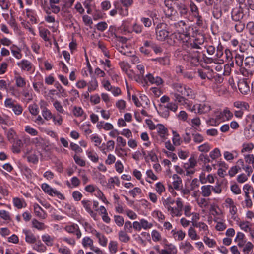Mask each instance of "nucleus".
Segmentation results:
<instances>
[{"label": "nucleus", "mask_w": 254, "mask_h": 254, "mask_svg": "<svg viewBox=\"0 0 254 254\" xmlns=\"http://www.w3.org/2000/svg\"><path fill=\"white\" fill-rule=\"evenodd\" d=\"M218 114L221 122L229 120L233 117V114L227 108Z\"/></svg>", "instance_id": "nucleus-34"}, {"label": "nucleus", "mask_w": 254, "mask_h": 254, "mask_svg": "<svg viewBox=\"0 0 254 254\" xmlns=\"http://www.w3.org/2000/svg\"><path fill=\"white\" fill-rule=\"evenodd\" d=\"M246 32L249 35L254 34V22L250 21L247 23L245 27V24L244 22L239 20V33L242 32L244 34Z\"/></svg>", "instance_id": "nucleus-14"}, {"label": "nucleus", "mask_w": 254, "mask_h": 254, "mask_svg": "<svg viewBox=\"0 0 254 254\" xmlns=\"http://www.w3.org/2000/svg\"><path fill=\"white\" fill-rule=\"evenodd\" d=\"M206 99V97L203 95L201 99H199L201 103L198 104L197 109V114H204L208 113L211 110L210 105L207 102H204Z\"/></svg>", "instance_id": "nucleus-15"}, {"label": "nucleus", "mask_w": 254, "mask_h": 254, "mask_svg": "<svg viewBox=\"0 0 254 254\" xmlns=\"http://www.w3.org/2000/svg\"><path fill=\"white\" fill-rule=\"evenodd\" d=\"M39 36L44 41L47 42L50 41L49 36L50 35V31L43 26H38Z\"/></svg>", "instance_id": "nucleus-31"}, {"label": "nucleus", "mask_w": 254, "mask_h": 254, "mask_svg": "<svg viewBox=\"0 0 254 254\" xmlns=\"http://www.w3.org/2000/svg\"><path fill=\"white\" fill-rule=\"evenodd\" d=\"M33 244V248L36 251L44 252L46 250V247L40 240H36V242Z\"/></svg>", "instance_id": "nucleus-49"}, {"label": "nucleus", "mask_w": 254, "mask_h": 254, "mask_svg": "<svg viewBox=\"0 0 254 254\" xmlns=\"http://www.w3.org/2000/svg\"><path fill=\"white\" fill-rule=\"evenodd\" d=\"M86 155L93 162L96 163L99 160V157L97 154L93 151L86 150Z\"/></svg>", "instance_id": "nucleus-60"}, {"label": "nucleus", "mask_w": 254, "mask_h": 254, "mask_svg": "<svg viewBox=\"0 0 254 254\" xmlns=\"http://www.w3.org/2000/svg\"><path fill=\"white\" fill-rule=\"evenodd\" d=\"M95 233V236L98 238L99 243L103 247H106L107 245L108 239L107 238L101 233L93 231Z\"/></svg>", "instance_id": "nucleus-43"}, {"label": "nucleus", "mask_w": 254, "mask_h": 254, "mask_svg": "<svg viewBox=\"0 0 254 254\" xmlns=\"http://www.w3.org/2000/svg\"><path fill=\"white\" fill-rule=\"evenodd\" d=\"M162 204L171 217H179L182 215L183 201L180 197L176 199L169 196L162 198Z\"/></svg>", "instance_id": "nucleus-3"}, {"label": "nucleus", "mask_w": 254, "mask_h": 254, "mask_svg": "<svg viewBox=\"0 0 254 254\" xmlns=\"http://www.w3.org/2000/svg\"><path fill=\"white\" fill-rule=\"evenodd\" d=\"M164 12L166 17L170 18L172 21L175 20L176 16L174 15V14H175L176 11L172 7L166 6V7L164 9Z\"/></svg>", "instance_id": "nucleus-46"}, {"label": "nucleus", "mask_w": 254, "mask_h": 254, "mask_svg": "<svg viewBox=\"0 0 254 254\" xmlns=\"http://www.w3.org/2000/svg\"><path fill=\"white\" fill-rule=\"evenodd\" d=\"M58 252L61 254H72L69 248L65 246L56 245Z\"/></svg>", "instance_id": "nucleus-55"}, {"label": "nucleus", "mask_w": 254, "mask_h": 254, "mask_svg": "<svg viewBox=\"0 0 254 254\" xmlns=\"http://www.w3.org/2000/svg\"><path fill=\"white\" fill-rule=\"evenodd\" d=\"M143 80L146 84L148 81L151 84H155L157 86L161 85L163 83V80L160 76H154L151 73L147 74L143 79Z\"/></svg>", "instance_id": "nucleus-18"}, {"label": "nucleus", "mask_w": 254, "mask_h": 254, "mask_svg": "<svg viewBox=\"0 0 254 254\" xmlns=\"http://www.w3.org/2000/svg\"><path fill=\"white\" fill-rule=\"evenodd\" d=\"M185 90V91L184 96H186L190 99H193L195 98V93L191 88L186 86Z\"/></svg>", "instance_id": "nucleus-61"}, {"label": "nucleus", "mask_w": 254, "mask_h": 254, "mask_svg": "<svg viewBox=\"0 0 254 254\" xmlns=\"http://www.w3.org/2000/svg\"><path fill=\"white\" fill-rule=\"evenodd\" d=\"M238 156L237 152L233 151L232 152L225 151L224 152V157L225 159L228 161L233 160L234 158L237 157Z\"/></svg>", "instance_id": "nucleus-59"}, {"label": "nucleus", "mask_w": 254, "mask_h": 254, "mask_svg": "<svg viewBox=\"0 0 254 254\" xmlns=\"http://www.w3.org/2000/svg\"><path fill=\"white\" fill-rule=\"evenodd\" d=\"M176 8L181 16L184 18H187L189 15L188 9V5L185 3V0L179 1L176 3Z\"/></svg>", "instance_id": "nucleus-16"}, {"label": "nucleus", "mask_w": 254, "mask_h": 254, "mask_svg": "<svg viewBox=\"0 0 254 254\" xmlns=\"http://www.w3.org/2000/svg\"><path fill=\"white\" fill-rule=\"evenodd\" d=\"M201 194L202 196L207 197L211 195L212 190L211 185H203L201 187Z\"/></svg>", "instance_id": "nucleus-39"}, {"label": "nucleus", "mask_w": 254, "mask_h": 254, "mask_svg": "<svg viewBox=\"0 0 254 254\" xmlns=\"http://www.w3.org/2000/svg\"><path fill=\"white\" fill-rule=\"evenodd\" d=\"M222 0H206L205 1L207 5L213 6L212 14L213 17L216 19H219L222 14Z\"/></svg>", "instance_id": "nucleus-8"}, {"label": "nucleus", "mask_w": 254, "mask_h": 254, "mask_svg": "<svg viewBox=\"0 0 254 254\" xmlns=\"http://www.w3.org/2000/svg\"><path fill=\"white\" fill-rule=\"evenodd\" d=\"M193 226L194 227L199 228V232L202 236H205L208 235L209 233L208 226L207 225L203 222H198L193 223Z\"/></svg>", "instance_id": "nucleus-21"}, {"label": "nucleus", "mask_w": 254, "mask_h": 254, "mask_svg": "<svg viewBox=\"0 0 254 254\" xmlns=\"http://www.w3.org/2000/svg\"><path fill=\"white\" fill-rule=\"evenodd\" d=\"M14 80L15 82V85L17 87L23 88L26 86V79L22 77L18 73L15 74Z\"/></svg>", "instance_id": "nucleus-26"}, {"label": "nucleus", "mask_w": 254, "mask_h": 254, "mask_svg": "<svg viewBox=\"0 0 254 254\" xmlns=\"http://www.w3.org/2000/svg\"><path fill=\"white\" fill-rule=\"evenodd\" d=\"M169 25L175 31L170 35L167 40V43L169 45H173L177 41L181 43L191 38V35L194 31L193 28L192 26H187L185 21L180 20L177 22H169Z\"/></svg>", "instance_id": "nucleus-2"}, {"label": "nucleus", "mask_w": 254, "mask_h": 254, "mask_svg": "<svg viewBox=\"0 0 254 254\" xmlns=\"http://www.w3.org/2000/svg\"><path fill=\"white\" fill-rule=\"evenodd\" d=\"M180 249L183 250L185 253L192 251L194 248L192 245L188 241L181 243L179 245Z\"/></svg>", "instance_id": "nucleus-36"}, {"label": "nucleus", "mask_w": 254, "mask_h": 254, "mask_svg": "<svg viewBox=\"0 0 254 254\" xmlns=\"http://www.w3.org/2000/svg\"><path fill=\"white\" fill-rule=\"evenodd\" d=\"M41 188L43 190L52 196H57V197L60 199H64V195L56 189L51 187L47 183H43L41 185Z\"/></svg>", "instance_id": "nucleus-13"}, {"label": "nucleus", "mask_w": 254, "mask_h": 254, "mask_svg": "<svg viewBox=\"0 0 254 254\" xmlns=\"http://www.w3.org/2000/svg\"><path fill=\"white\" fill-rule=\"evenodd\" d=\"M192 139L194 143L199 144L202 142L204 140V137L201 134L195 132L192 134Z\"/></svg>", "instance_id": "nucleus-63"}, {"label": "nucleus", "mask_w": 254, "mask_h": 254, "mask_svg": "<svg viewBox=\"0 0 254 254\" xmlns=\"http://www.w3.org/2000/svg\"><path fill=\"white\" fill-rule=\"evenodd\" d=\"M239 164L241 165V167H239V172H240L242 169L246 173V174H239V183H242L248 180V177L250 176V174L252 173L253 169L251 166L245 165L244 161L241 159H239Z\"/></svg>", "instance_id": "nucleus-11"}, {"label": "nucleus", "mask_w": 254, "mask_h": 254, "mask_svg": "<svg viewBox=\"0 0 254 254\" xmlns=\"http://www.w3.org/2000/svg\"><path fill=\"white\" fill-rule=\"evenodd\" d=\"M113 5L118 10V14L121 16L126 17L128 15V8L124 7L123 5L116 1L114 2Z\"/></svg>", "instance_id": "nucleus-25"}, {"label": "nucleus", "mask_w": 254, "mask_h": 254, "mask_svg": "<svg viewBox=\"0 0 254 254\" xmlns=\"http://www.w3.org/2000/svg\"><path fill=\"white\" fill-rule=\"evenodd\" d=\"M223 205L229 210V212L232 215H234L237 212V208L233 200L230 198H227L225 200Z\"/></svg>", "instance_id": "nucleus-20"}, {"label": "nucleus", "mask_w": 254, "mask_h": 254, "mask_svg": "<svg viewBox=\"0 0 254 254\" xmlns=\"http://www.w3.org/2000/svg\"><path fill=\"white\" fill-rule=\"evenodd\" d=\"M60 0H49V9L54 14L58 13L60 11V7L59 4Z\"/></svg>", "instance_id": "nucleus-30"}, {"label": "nucleus", "mask_w": 254, "mask_h": 254, "mask_svg": "<svg viewBox=\"0 0 254 254\" xmlns=\"http://www.w3.org/2000/svg\"><path fill=\"white\" fill-rule=\"evenodd\" d=\"M239 53V60L241 61V67L239 68V75H240V71L242 68H247L249 72V68L254 64V58L248 55L247 51L240 52Z\"/></svg>", "instance_id": "nucleus-6"}, {"label": "nucleus", "mask_w": 254, "mask_h": 254, "mask_svg": "<svg viewBox=\"0 0 254 254\" xmlns=\"http://www.w3.org/2000/svg\"><path fill=\"white\" fill-rule=\"evenodd\" d=\"M204 42V37L201 34L192 36L191 38L181 43L182 51L181 55L183 60L192 66H196L200 64L201 46Z\"/></svg>", "instance_id": "nucleus-1"}, {"label": "nucleus", "mask_w": 254, "mask_h": 254, "mask_svg": "<svg viewBox=\"0 0 254 254\" xmlns=\"http://www.w3.org/2000/svg\"><path fill=\"white\" fill-rule=\"evenodd\" d=\"M10 50L12 56L16 59L20 60L23 57L21 48L15 44L10 46Z\"/></svg>", "instance_id": "nucleus-23"}, {"label": "nucleus", "mask_w": 254, "mask_h": 254, "mask_svg": "<svg viewBox=\"0 0 254 254\" xmlns=\"http://www.w3.org/2000/svg\"><path fill=\"white\" fill-rule=\"evenodd\" d=\"M43 242L48 246H52L55 240L54 236H51L49 235L46 234L43 235L41 237Z\"/></svg>", "instance_id": "nucleus-41"}, {"label": "nucleus", "mask_w": 254, "mask_h": 254, "mask_svg": "<svg viewBox=\"0 0 254 254\" xmlns=\"http://www.w3.org/2000/svg\"><path fill=\"white\" fill-rule=\"evenodd\" d=\"M156 128L160 137L164 138L168 132L167 128L161 124H157Z\"/></svg>", "instance_id": "nucleus-40"}, {"label": "nucleus", "mask_w": 254, "mask_h": 254, "mask_svg": "<svg viewBox=\"0 0 254 254\" xmlns=\"http://www.w3.org/2000/svg\"><path fill=\"white\" fill-rule=\"evenodd\" d=\"M0 124L11 126L13 124V123L8 116L5 114H0Z\"/></svg>", "instance_id": "nucleus-45"}, {"label": "nucleus", "mask_w": 254, "mask_h": 254, "mask_svg": "<svg viewBox=\"0 0 254 254\" xmlns=\"http://www.w3.org/2000/svg\"><path fill=\"white\" fill-rule=\"evenodd\" d=\"M239 36L240 37V42L239 43L240 52L248 51L249 45L254 47V36L250 38V35L248 33L245 32L244 34H241Z\"/></svg>", "instance_id": "nucleus-5"}, {"label": "nucleus", "mask_w": 254, "mask_h": 254, "mask_svg": "<svg viewBox=\"0 0 254 254\" xmlns=\"http://www.w3.org/2000/svg\"><path fill=\"white\" fill-rule=\"evenodd\" d=\"M23 146V143L22 141L20 139H17L15 141H13V143L12 146V151L14 153H19L21 149Z\"/></svg>", "instance_id": "nucleus-33"}, {"label": "nucleus", "mask_w": 254, "mask_h": 254, "mask_svg": "<svg viewBox=\"0 0 254 254\" xmlns=\"http://www.w3.org/2000/svg\"><path fill=\"white\" fill-rule=\"evenodd\" d=\"M156 39L160 41L168 40L170 32L167 29V25L164 23H158L155 27Z\"/></svg>", "instance_id": "nucleus-7"}, {"label": "nucleus", "mask_w": 254, "mask_h": 254, "mask_svg": "<svg viewBox=\"0 0 254 254\" xmlns=\"http://www.w3.org/2000/svg\"><path fill=\"white\" fill-rule=\"evenodd\" d=\"M123 230H121L119 232V240L124 243H127L130 239L129 236Z\"/></svg>", "instance_id": "nucleus-51"}, {"label": "nucleus", "mask_w": 254, "mask_h": 254, "mask_svg": "<svg viewBox=\"0 0 254 254\" xmlns=\"http://www.w3.org/2000/svg\"><path fill=\"white\" fill-rule=\"evenodd\" d=\"M13 205L18 209H21L26 206L27 204L23 198L14 197L12 200Z\"/></svg>", "instance_id": "nucleus-35"}, {"label": "nucleus", "mask_w": 254, "mask_h": 254, "mask_svg": "<svg viewBox=\"0 0 254 254\" xmlns=\"http://www.w3.org/2000/svg\"><path fill=\"white\" fill-rule=\"evenodd\" d=\"M171 234L173 237V238L177 241H182L183 240L185 236L186 233L185 232L181 230H172L171 231Z\"/></svg>", "instance_id": "nucleus-37"}, {"label": "nucleus", "mask_w": 254, "mask_h": 254, "mask_svg": "<svg viewBox=\"0 0 254 254\" xmlns=\"http://www.w3.org/2000/svg\"><path fill=\"white\" fill-rule=\"evenodd\" d=\"M162 246L163 248L161 249L159 246L155 247L159 254H177V247L172 243H169L165 240V243L162 244Z\"/></svg>", "instance_id": "nucleus-9"}, {"label": "nucleus", "mask_w": 254, "mask_h": 254, "mask_svg": "<svg viewBox=\"0 0 254 254\" xmlns=\"http://www.w3.org/2000/svg\"><path fill=\"white\" fill-rule=\"evenodd\" d=\"M32 85L35 91L37 93H40L41 92L43 94L46 93V88L44 86L42 79L38 82H33Z\"/></svg>", "instance_id": "nucleus-24"}, {"label": "nucleus", "mask_w": 254, "mask_h": 254, "mask_svg": "<svg viewBox=\"0 0 254 254\" xmlns=\"http://www.w3.org/2000/svg\"><path fill=\"white\" fill-rule=\"evenodd\" d=\"M23 233L25 236V241L30 244H34L36 241L35 236L30 230L27 229L23 230Z\"/></svg>", "instance_id": "nucleus-29"}, {"label": "nucleus", "mask_w": 254, "mask_h": 254, "mask_svg": "<svg viewBox=\"0 0 254 254\" xmlns=\"http://www.w3.org/2000/svg\"><path fill=\"white\" fill-rule=\"evenodd\" d=\"M186 85L183 86L179 83H175L174 84V92L172 93H178L184 95L185 91Z\"/></svg>", "instance_id": "nucleus-53"}, {"label": "nucleus", "mask_w": 254, "mask_h": 254, "mask_svg": "<svg viewBox=\"0 0 254 254\" xmlns=\"http://www.w3.org/2000/svg\"><path fill=\"white\" fill-rule=\"evenodd\" d=\"M32 225L33 227L40 231L44 230L46 228V226L43 223L39 222L35 219L32 221Z\"/></svg>", "instance_id": "nucleus-54"}, {"label": "nucleus", "mask_w": 254, "mask_h": 254, "mask_svg": "<svg viewBox=\"0 0 254 254\" xmlns=\"http://www.w3.org/2000/svg\"><path fill=\"white\" fill-rule=\"evenodd\" d=\"M203 241L209 248H214L216 245V241L208 237L207 235L203 237Z\"/></svg>", "instance_id": "nucleus-58"}, {"label": "nucleus", "mask_w": 254, "mask_h": 254, "mask_svg": "<svg viewBox=\"0 0 254 254\" xmlns=\"http://www.w3.org/2000/svg\"><path fill=\"white\" fill-rule=\"evenodd\" d=\"M240 75L243 76V77L239 75V91L242 94H248L250 92L249 72L247 68H242L240 71Z\"/></svg>", "instance_id": "nucleus-4"}, {"label": "nucleus", "mask_w": 254, "mask_h": 254, "mask_svg": "<svg viewBox=\"0 0 254 254\" xmlns=\"http://www.w3.org/2000/svg\"><path fill=\"white\" fill-rule=\"evenodd\" d=\"M189 7L190 9V13L192 16L193 17L198 16V15L199 14V9L193 2H190Z\"/></svg>", "instance_id": "nucleus-50"}, {"label": "nucleus", "mask_w": 254, "mask_h": 254, "mask_svg": "<svg viewBox=\"0 0 254 254\" xmlns=\"http://www.w3.org/2000/svg\"><path fill=\"white\" fill-rule=\"evenodd\" d=\"M103 145H105V143H103L102 146L99 147V149L103 153L106 154V150L108 151L113 150L115 146V142L113 140H109L107 142L105 148L103 147Z\"/></svg>", "instance_id": "nucleus-42"}, {"label": "nucleus", "mask_w": 254, "mask_h": 254, "mask_svg": "<svg viewBox=\"0 0 254 254\" xmlns=\"http://www.w3.org/2000/svg\"><path fill=\"white\" fill-rule=\"evenodd\" d=\"M179 190L181 192V195L183 197L189 196L191 191H192V190H190V186L188 185L186 183L185 185L184 188H183L182 187Z\"/></svg>", "instance_id": "nucleus-62"}, {"label": "nucleus", "mask_w": 254, "mask_h": 254, "mask_svg": "<svg viewBox=\"0 0 254 254\" xmlns=\"http://www.w3.org/2000/svg\"><path fill=\"white\" fill-rule=\"evenodd\" d=\"M17 65L20 67L21 70L23 71H26L30 73H32L35 71V67L32 63L27 59H22L17 63Z\"/></svg>", "instance_id": "nucleus-12"}, {"label": "nucleus", "mask_w": 254, "mask_h": 254, "mask_svg": "<svg viewBox=\"0 0 254 254\" xmlns=\"http://www.w3.org/2000/svg\"><path fill=\"white\" fill-rule=\"evenodd\" d=\"M244 134L246 138L250 139L254 136V126L250 125L244 129Z\"/></svg>", "instance_id": "nucleus-48"}, {"label": "nucleus", "mask_w": 254, "mask_h": 254, "mask_svg": "<svg viewBox=\"0 0 254 254\" xmlns=\"http://www.w3.org/2000/svg\"><path fill=\"white\" fill-rule=\"evenodd\" d=\"M197 164V162L194 157H190L189 159L188 162L184 163V169H189L191 168H195Z\"/></svg>", "instance_id": "nucleus-56"}, {"label": "nucleus", "mask_w": 254, "mask_h": 254, "mask_svg": "<svg viewBox=\"0 0 254 254\" xmlns=\"http://www.w3.org/2000/svg\"><path fill=\"white\" fill-rule=\"evenodd\" d=\"M64 230L69 233L74 234L77 239H79L81 237V232L77 224L73 223L70 225H66L64 227Z\"/></svg>", "instance_id": "nucleus-19"}, {"label": "nucleus", "mask_w": 254, "mask_h": 254, "mask_svg": "<svg viewBox=\"0 0 254 254\" xmlns=\"http://www.w3.org/2000/svg\"><path fill=\"white\" fill-rule=\"evenodd\" d=\"M5 107L12 109L16 115H20L23 112V108L19 104H15V101L12 98H6L4 101Z\"/></svg>", "instance_id": "nucleus-10"}, {"label": "nucleus", "mask_w": 254, "mask_h": 254, "mask_svg": "<svg viewBox=\"0 0 254 254\" xmlns=\"http://www.w3.org/2000/svg\"><path fill=\"white\" fill-rule=\"evenodd\" d=\"M25 17L29 19L31 24H36L38 23V17L36 11L34 10L27 8L23 12Z\"/></svg>", "instance_id": "nucleus-17"}, {"label": "nucleus", "mask_w": 254, "mask_h": 254, "mask_svg": "<svg viewBox=\"0 0 254 254\" xmlns=\"http://www.w3.org/2000/svg\"><path fill=\"white\" fill-rule=\"evenodd\" d=\"M21 95L24 97V100L27 102H29L33 100L32 91L28 90H23L21 92Z\"/></svg>", "instance_id": "nucleus-52"}, {"label": "nucleus", "mask_w": 254, "mask_h": 254, "mask_svg": "<svg viewBox=\"0 0 254 254\" xmlns=\"http://www.w3.org/2000/svg\"><path fill=\"white\" fill-rule=\"evenodd\" d=\"M158 112L164 118H168L170 116V112L165 105H159Z\"/></svg>", "instance_id": "nucleus-47"}, {"label": "nucleus", "mask_w": 254, "mask_h": 254, "mask_svg": "<svg viewBox=\"0 0 254 254\" xmlns=\"http://www.w3.org/2000/svg\"><path fill=\"white\" fill-rule=\"evenodd\" d=\"M171 95L173 96L174 100L178 105L185 106L187 104L188 100L184 96V95L178 93H171Z\"/></svg>", "instance_id": "nucleus-32"}, {"label": "nucleus", "mask_w": 254, "mask_h": 254, "mask_svg": "<svg viewBox=\"0 0 254 254\" xmlns=\"http://www.w3.org/2000/svg\"><path fill=\"white\" fill-rule=\"evenodd\" d=\"M109 187L110 189L114 188V184H116L117 186H119L120 184V181L118 177H111L108 180Z\"/></svg>", "instance_id": "nucleus-57"}, {"label": "nucleus", "mask_w": 254, "mask_h": 254, "mask_svg": "<svg viewBox=\"0 0 254 254\" xmlns=\"http://www.w3.org/2000/svg\"><path fill=\"white\" fill-rule=\"evenodd\" d=\"M193 226L189 228L188 231V235L191 240H197L200 239V237L199 234L197 233L196 230Z\"/></svg>", "instance_id": "nucleus-38"}, {"label": "nucleus", "mask_w": 254, "mask_h": 254, "mask_svg": "<svg viewBox=\"0 0 254 254\" xmlns=\"http://www.w3.org/2000/svg\"><path fill=\"white\" fill-rule=\"evenodd\" d=\"M245 0H239V16L240 13L242 14L241 19H247L249 17V9L245 3L243 2Z\"/></svg>", "instance_id": "nucleus-22"}, {"label": "nucleus", "mask_w": 254, "mask_h": 254, "mask_svg": "<svg viewBox=\"0 0 254 254\" xmlns=\"http://www.w3.org/2000/svg\"><path fill=\"white\" fill-rule=\"evenodd\" d=\"M18 88L16 85L14 86L9 83L8 84V88L6 92L9 93L11 96L16 98H19L21 96V92Z\"/></svg>", "instance_id": "nucleus-27"}, {"label": "nucleus", "mask_w": 254, "mask_h": 254, "mask_svg": "<svg viewBox=\"0 0 254 254\" xmlns=\"http://www.w3.org/2000/svg\"><path fill=\"white\" fill-rule=\"evenodd\" d=\"M33 207L34 213L36 216L42 219L46 218V213L39 204L37 203L34 204Z\"/></svg>", "instance_id": "nucleus-28"}, {"label": "nucleus", "mask_w": 254, "mask_h": 254, "mask_svg": "<svg viewBox=\"0 0 254 254\" xmlns=\"http://www.w3.org/2000/svg\"><path fill=\"white\" fill-rule=\"evenodd\" d=\"M6 135L8 140L10 142H13L16 136V133L12 128H10L6 131Z\"/></svg>", "instance_id": "nucleus-64"}, {"label": "nucleus", "mask_w": 254, "mask_h": 254, "mask_svg": "<svg viewBox=\"0 0 254 254\" xmlns=\"http://www.w3.org/2000/svg\"><path fill=\"white\" fill-rule=\"evenodd\" d=\"M200 182L202 184H205L208 182L210 184H213L215 182V179L212 174H209L207 177L205 178V175L203 173L201 174L199 176Z\"/></svg>", "instance_id": "nucleus-44"}]
</instances>
